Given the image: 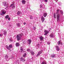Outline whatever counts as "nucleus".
<instances>
[{
	"label": "nucleus",
	"mask_w": 64,
	"mask_h": 64,
	"mask_svg": "<svg viewBox=\"0 0 64 64\" xmlns=\"http://www.w3.org/2000/svg\"><path fill=\"white\" fill-rule=\"evenodd\" d=\"M22 36H23V34H18L16 36V38L17 39V40H20Z\"/></svg>",
	"instance_id": "nucleus-1"
},
{
	"label": "nucleus",
	"mask_w": 64,
	"mask_h": 64,
	"mask_svg": "<svg viewBox=\"0 0 64 64\" xmlns=\"http://www.w3.org/2000/svg\"><path fill=\"white\" fill-rule=\"evenodd\" d=\"M6 12L5 10H2L1 11V12L0 13V14L1 15H3V14H5Z\"/></svg>",
	"instance_id": "nucleus-2"
},
{
	"label": "nucleus",
	"mask_w": 64,
	"mask_h": 64,
	"mask_svg": "<svg viewBox=\"0 0 64 64\" xmlns=\"http://www.w3.org/2000/svg\"><path fill=\"white\" fill-rule=\"evenodd\" d=\"M56 18L58 21L60 20V14H56Z\"/></svg>",
	"instance_id": "nucleus-3"
},
{
	"label": "nucleus",
	"mask_w": 64,
	"mask_h": 64,
	"mask_svg": "<svg viewBox=\"0 0 64 64\" xmlns=\"http://www.w3.org/2000/svg\"><path fill=\"white\" fill-rule=\"evenodd\" d=\"M3 4H4V6L6 7V8L8 7V4L7 3V2H3Z\"/></svg>",
	"instance_id": "nucleus-4"
},
{
	"label": "nucleus",
	"mask_w": 64,
	"mask_h": 64,
	"mask_svg": "<svg viewBox=\"0 0 64 64\" xmlns=\"http://www.w3.org/2000/svg\"><path fill=\"white\" fill-rule=\"evenodd\" d=\"M6 47L8 50H10V48H12V46L11 45H10L9 46V47H8V46H6Z\"/></svg>",
	"instance_id": "nucleus-5"
},
{
	"label": "nucleus",
	"mask_w": 64,
	"mask_h": 64,
	"mask_svg": "<svg viewBox=\"0 0 64 64\" xmlns=\"http://www.w3.org/2000/svg\"><path fill=\"white\" fill-rule=\"evenodd\" d=\"M10 7H12V9H14L15 8V6L14 4H11Z\"/></svg>",
	"instance_id": "nucleus-6"
},
{
	"label": "nucleus",
	"mask_w": 64,
	"mask_h": 64,
	"mask_svg": "<svg viewBox=\"0 0 64 64\" xmlns=\"http://www.w3.org/2000/svg\"><path fill=\"white\" fill-rule=\"evenodd\" d=\"M44 32L45 33V34H44V35H46L47 34L49 33V32L46 30H44Z\"/></svg>",
	"instance_id": "nucleus-7"
},
{
	"label": "nucleus",
	"mask_w": 64,
	"mask_h": 64,
	"mask_svg": "<svg viewBox=\"0 0 64 64\" xmlns=\"http://www.w3.org/2000/svg\"><path fill=\"white\" fill-rule=\"evenodd\" d=\"M41 20L42 21V23L44 22V20H45V18H44V17L43 16H42L41 18Z\"/></svg>",
	"instance_id": "nucleus-8"
},
{
	"label": "nucleus",
	"mask_w": 64,
	"mask_h": 64,
	"mask_svg": "<svg viewBox=\"0 0 64 64\" xmlns=\"http://www.w3.org/2000/svg\"><path fill=\"white\" fill-rule=\"evenodd\" d=\"M56 50H57V51H58L60 50V48H59V47L58 46H56Z\"/></svg>",
	"instance_id": "nucleus-9"
},
{
	"label": "nucleus",
	"mask_w": 64,
	"mask_h": 64,
	"mask_svg": "<svg viewBox=\"0 0 64 64\" xmlns=\"http://www.w3.org/2000/svg\"><path fill=\"white\" fill-rule=\"evenodd\" d=\"M42 51H41L40 52H38V54L37 55V56H39V55H40V54L42 53Z\"/></svg>",
	"instance_id": "nucleus-10"
},
{
	"label": "nucleus",
	"mask_w": 64,
	"mask_h": 64,
	"mask_svg": "<svg viewBox=\"0 0 64 64\" xmlns=\"http://www.w3.org/2000/svg\"><path fill=\"white\" fill-rule=\"evenodd\" d=\"M40 40H44V37H43V36H40Z\"/></svg>",
	"instance_id": "nucleus-11"
},
{
	"label": "nucleus",
	"mask_w": 64,
	"mask_h": 64,
	"mask_svg": "<svg viewBox=\"0 0 64 64\" xmlns=\"http://www.w3.org/2000/svg\"><path fill=\"white\" fill-rule=\"evenodd\" d=\"M28 44L29 45H30L31 42H32V40L30 39H29L28 40Z\"/></svg>",
	"instance_id": "nucleus-12"
},
{
	"label": "nucleus",
	"mask_w": 64,
	"mask_h": 64,
	"mask_svg": "<svg viewBox=\"0 0 64 64\" xmlns=\"http://www.w3.org/2000/svg\"><path fill=\"white\" fill-rule=\"evenodd\" d=\"M47 14L46 13H44L43 14V16L44 17H46L47 16Z\"/></svg>",
	"instance_id": "nucleus-13"
},
{
	"label": "nucleus",
	"mask_w": 64,
	"mask_h": 64,
	"mask_svg": "<svg viewBox=\"0 0 64 64\" xmlns=\"http://www.w3.org/2000/svg\"><path fill=\"white\" fill-rule=\"evenodd\" d=\"M22 4H25V3H26V1L24 0H22Z\"/></svg>",
	"instance_id": "nucleus-14"
},
{
	"label": "nucleus",
	"mask_w": 64,
	"mask_h": 64,
	"mask_svg": "<svg viewBox=\"0 0 64 64\" xmlns=\"http://www.w3.org/2000/svg\"><path fill=\"white\" fill-rule=\"evenodd\" d=\"M4 32L3 33L4 35H7V32L6 30H4Z\"/></svg>",
	"instance_id": "nucleus-15"
},
{
	"label": "nucleus",
	"mask_w": 64,
	"mask_h": 64,
	"mask_svg": "<svg viewBox=\"0 0 64 64\" xmlns=\"http://www.w3.org/2000/svg\"><path fill=\"white\" fill-rule=\"evenodd\" d=\"M55 57V55L54 54H52L51 55V57H52V58H54V57Z\"/></svg>",
	"instance_id": "nucleus-16"
},
{
	"label": "nucleus",
	"mask_w": 64,
	"mask_h": 64,
	"mask_svg": "<svg viewBox=\"0 0 64 64\" xmlns=\"http://www.w3.org/2000/svg\"><path fill=\"white\" fill-rule=\"evenodd\" d=\"M53 34H51L50 35V37H51V38H52V37H53L54 36L53 35Z\"/></svg>",
	"instance_id": "nucleus-17"
},
{
	"label": "nucleus",
	"mask_w": 64,
	"mask_h": 64,
	"mask_svg": "<svg viewBox=\"0 0 64 64\" xmlns=\"http://www.w3.org/2000/svg\"><path fill=\"white\" fill-rule=\"evenodd\" d=\"M19 43L18 42H17L16 44V47H18V46H19Z\"/></svg>",
	"instance_id": "nucleus-18"
},
{
	"label": "nucleus",
	"mask_w": 64,
	"mask_h": 64,
	"mask_svg": "<svg viewBox=\"0 0 64 64\" xmlns=\"http://www.w3.org/2000/svg\"><path fill=\"white\" fill-rule=\"evenodd\" d=\"M58 45H60V44L61 45H62V43H61V41H59V42H58Z\"/></svg>",
	"instance_id": "nucleus-19"
},
{
	"label": "nucleus",
	"mask_w": 64,
	"mask_h": 64,
	"mask_svg": "<svg viewBox=\"0 0 64 64\" xmlns=\"http://www.w3.org/2000/svg\"><path fill=\"white\" fill-rule=\"evenodd\" d=\"M30 52L31 53L32 55H34V52H33V51H31Z\"/></svg>",
	"instance_id": "nucleus-20"
},
{
	"label": "nucleus",
	"mask_w": 64,
	"mask_h": 64,
	"mask_svg": "<svg viewBox=\"0 0 64 64\" xmlns=\"http://www.w3.org/2000/svg\"><path fill=\"white\" fill-rule=\"evenodd\" d=\"M21 61H23V62H24V61H25V60L23 58H21Z\"/></svg>",
	"instance_id": "nucleus-21"
},
{
	"label": "nucleus",
	"mask_w": 64,
	"mask_h": 64,
	"mask_svg": "<svg viewBox=\"0 0 64 64\" xmlns=\"http://www.w3.org/2000/svg\"><path fill=\"white\" fill-rule=\"evenodd\" d=\"M54 18L55 19H56V14H54Z\"/></svg>",
	"instance_id": "nucleus-22"
},
{
	"label": "nucleus",
	"mask_w": 64,
	"mask_h": 64,
	"mask_svg": "<svg viewBox=\"0 0 64 64\" xmlns=\"http://www.w3.org/2000/svg\"><path fill=\"white\" fill-rule=\"evenodd\" d=\"M23 47H22L20 48V50L21 52H23Z\"/></svg>",
	"instance_id": "nucleus-23"
},
{
	"label": "nucleus",
	"mask_w": 64,
	"mask_h": 64,
	"mask_svg": "<svg viewBox=\"0 0 64 64\" xmlns=\"http://www.w3.org/2000/svg\"><path fill=\"white\" fill-rule=\"evenodd\" d=\"M16 25L18 27H20V24L19 23H18Z\"/></svg>",
	"instance_id": "nucleus-24"
},
{
	"label": "nucleus",
	"mask_w": 64,
	"mask_h": 64,
	"mask_svg": "<svg viewBox=\"0 0 64 64\" xmlns=\"http://www.w3.org/2000/svg\"><path fill=\"white\" fill-rule=\"evenodd\" d=\"M42 64H47L45 61H44L42 62Z\"/></svg>",
	"instance_id": "nucleus-25"
},
{
	"label": "nucleus",
	"mask_w": 64,
	"mask_h": 64,
	"mask_svg": "<svg viewBox=\"0 0 64 64\" xmlns=\"http://www.w3.org/2000/svg\"><path fill=\"white\" fill-rule=\"evenodd\" d=\"M26 53H24V55L22 56L23 57H25V56H26Z\"/></svg>",
	"instance_id": "nucleus-26"
},
{
	"label": "nucleus",
	"mask_w": 64,
	"mask_h": 64,
	"mask_svg": "<svg viewBox=\"0 0 64 64\" xmlns=\"http://www.w3.org/2000/svg\"><path fill=\"white\" fill-rule=\"evenodd\" d=\"M8 57V56L7 55H6L5 56V59H7Z\"/></svg>",
	"instance_id": "nucleus-27"
},
{
	"label": "nucleus",
	"mask_w": 64,
	"mask_h": 64,
	"mask_svg": "<svg viewBox=\"0 0 64 64\" xmlns=\"http://www.w3.org/2000/svg\"><path fill=\"white\" fill-rule=\"evenodd\" d=\"M8 17H9V15H8L6 16H5V18H6V19H7V18H8Z\"/></svg>",
	"instance_id": "nucleus-28"
},
{
	"label": "nucleus",
	"mask_w": 64,
	"mask_h": 64,
	"mask_svg": "<svg viewBox=\"0 0 64 64\" xmlns=\"http://www.w3.org/2000/svg\"><path fill=\"white\" fill-rule=\"evenodd\" d=\"M60 11L61 12V14H62V15H63V12L62 11V10H60Z\"/></svg>",
	"instance_id": "nucleus-29"
},
{
	"label": "nucleus",
	"mask_w": 64,
	"mask_h": 64,
	"mask_svg": "<svg viewBox=\"0 0 64 64\" xmlns=\"http://www.w3.org/2000/svg\"><path fill=\"white\" fill-rule=\"evenodd\" d=\"M39 46H40V45L38 44L36 45V46H37L38 48H39Z\"/></svg>",
	"instance_id": "nucleus-30"
},
{
	"label": "nucleus",
	"mask_w": 64,
	"mask_h": 64,
	"mask_svg": "<svg viewBox=\"0 0 64 64\" xmlns=\"http://www.w3.org/2000/svg\"><path fill=\"white\" fill-rule=\"evenodd\" d=\"M20 13H21V12H20V11H18L17 12V14L18 15H19V14H20Z\"/></svg>",
	"instance_id": "nucleus-31"
},
{
	"label": "nucleus",
	"mask_w": 64,
	"mask_h": 64,
	"mask_svg": "<svg viewBox=\"0 0 64 64\" xmlns=\"http://www.w3.org/2000/svg\"><path fill=\"white\" fill-rule=\"evenodd\" d=\"M59 10H58L56 11V14H58L59 13Z\"/></svg>",
	"instance_id": "nucleus-32"
},
{
	"label": "nucleus",
	"mask_w": 64,
	"mask_h": 64,
	"mask_svg": "<svg viewBox=\"0 0 64 64\" xmlns=\"http://www.w3.org/2000/svg\"><path fill=\"white\" fill-rule=\"evenodd\" d=\"M27 51H28V52H29V51H30V49H28L27 50Z\"/></svg>",
	"instance_id": "nucleus-33"
},
{
	"label": "nucleus",
	"mask_w": 64,
	"mask_h": 64,
	"mask_svg": "<svg viewBox=\"0 0 64 64\" xmlns=\"http://www.w3.org/2000/svg\"><path fill=\"white\" fill-rule=\"evenodd\" d=\"M30 19H31L33 18L32 17V16H30Z\"/></svg>",
	"instance_id": "nucleus-34"
},
{
	"label": "nucleus",
	"mask_w": 64,
	"mask_h": 64,
	"mask_svg": "<svg viewBox=\"0 0 64 64\" xmlns=\"http://www.w3.org/2000/svg\"><path fill=\"white\" fill-rule=\"evenodd\" d=\"M10 41H12V38H11L10 39Z\"/></svg>",
	"instance_id": "nucleus-35"
},
{
	"label": "nucleus",
	"mask_w": 64,
	"mask_h": 64,
	"mask_svg": "<svg viewBox=\"0 0 64 64\" xmlns=\"http://www.w3.org/2000/svg\"><path fill=\"white\" fill-rule=\"evenodd\" d=\"M47 44L48 45H50V42H48L47 43Z\"/></svg>",
	"instance_id": "nucleus-36"
},
{
	"label": "nucleus",
	"mask_w": 64,
	"mask_h": 64,
	"mask_svg": "<svg viewBox=\"0 0 64 64\" xmlns=\"http://www.w3.org/2000/svg\"><path fill=\"white\" fill-rule=\"evenodd\" d=\"M8 20L9 21H10V18L9 17H8Z\"/></svg>",
	"instance_id": "nucleus-37"
},
{
	"label": "nucleus",
	"mask_w": 64,
	"mask_h": 64,
	"mask_svg": "<svg viewBox=\"0 0 64 64\" xmlns=\"http://www.w3.org/2000/svg\"><path fill=\"white\" fill-rule=\"evenodd\" d=\"M33 29L35 30L36 29V27H34Z\"/></svg>",
	"instance_id": "nucleus-38"
},
{
	"label": "nucleus",
	"mask_w": 64,
	"mask_h": 64,
	"mask_svg": "<svg viewBox=\"0 0 64 64\" xmlns=\"http://www.w3.org/2000/svg\"><path fill=\"white\" fill-rule=\"evenodd\" d=\"M3 36V34H0V37H2Z\"/></svg>",
	"instance_id": "nucleus-39"
},
{
	"label": "nucleus",
	"mask_w": 64,
	"mask_h": 64,
	"mask_svg": "<svg viewBox=\"0 0 64 64\" xmlns=\"http://www.w3.org/2000/svg\"><path fill=\"white\" fill-rule=\"evenodd\" d=\"M44 0L46 2H47V1H48V0Z\"/></svg>",
	"instance_id": "nucleus-40"
},
{
	"label": "nucleus",
	"mask_w": 64,
	"mask_h": 64,
	"mask_svg": "<svg viewBox=\"0 0 64 64\" xmlns=\"http://www.w3.org/2000/svg\"><path fill=\"white\" fill-rule=\"evenodd\" d=\"M42 4H41L40 5V8H41V7H42Z\"/></svg>",
	"instance_id": "nucleus-41"
},
{
	"label": "nucleus",
	"mask_w": 64,
	"mask_h": 64,
	"mask_svg": "<svg viewBox=\"0 0 64 64\" xmlns=\"http://www.w3.org/2000/svg\"><path fill=\"white\" fill-rule=\"evenodd\" d=\"M26 22H24V25H26Z\"/></svg>",
	"instance_id": "nucleus-42"
},
{
	"label": "nucleus",
	"mask_w": 64,
	"mask_h": 64,
	"mask_svg": "<svg viewBox=\"0 0 64 64\" xmlns=\"http://www.w3.org/2000/svg\"><path fill=\"white\" fill-rule=\"evenodd\" d=\"M41 59H42V58H40V60H41Z\"/></svg>",
	"instance_id": "nucleus-43"
},
{
	"label": "nucleus",
	"mask_w": 64,
	"mask_h": 64,
	"mask_svg": "<svg viewBox=\"0 0 64 64\" xmlns=\"http://www.w3.org/2000/svg\"><path fill=\"white\" fill-rule=\"evenodd\" d=\"M56 1H58V0H56Z\"/></svg>",
	"instance_id": "nucleus-44"
},
{
	"label": "nucleus",
	"mask_w": 64,
	"mask_h": 64,
	"mask_svg": "<svg viewBox=\"0 0 64 64\" xmlns=\"http://www.w3.org/2000/svg\"><path fill=\"white\" fill-rule=\"evenodd\" d=\"M50 29H51V28H50Z\"/></svg>",
	"instance_id": "nucleus-45"
},
{
	"label": "nucleus",
	"mask_w": 64,
	"mask_h": 64,
	"mask_svg": "<svg viewBox=\"0 0 64 64\" xmlns=\"http://www.w3.org/2000/svg\"><path fill=\"white\" fill-rule=\"evenodd\" d=\"M40 43H41V42Z\"/></svg>",
	"instance_id": "nucleus-46"
}]
</instances>
